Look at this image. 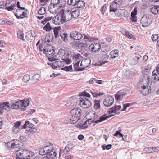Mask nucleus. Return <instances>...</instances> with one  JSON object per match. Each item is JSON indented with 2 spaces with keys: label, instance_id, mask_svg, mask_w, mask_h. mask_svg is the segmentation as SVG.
Instances as JSON below:
<instances>
[{
  "label": "nucleus",
  "instance_id": "nucleus-53",
  "mask_svg": "<svg viewBox=\"0 0 159 159\" xmlns=\"http://www.w3.org/2000/svg\"><path fill=\"white\" fill-rule=\"evenodd\" d=\"M12 142L13 141H11L10 142H8L6 144L7 146L9 149H10L11 148H14L13 147L14 145Z\"/></svg>",
  "mask_w": 159,
  "mask_h": 159
},
{
  "label": "nucleus",
  "instance_id": "nucleus-41",
  "mask_svg": "<svg viewBox=\"0 0 159 159\" xmlns=\"http://www.w3.org/2000/svg\"><path fill=\"white\" fill-rule=\"evenodd\" d=\"M12 141H13V143L14 145L13 147L14 148H18L19 147V141L17 139L13 140Z\"/></svg>",
  "mask_w": 159,
  "mask_h": 159
},
{
  "label": "nucleus",
  "instance_id": "nucleus-32",
  "mask_svg": "<svg viewBox=\"0 0 159 159\" xmlns=\"http://www.w3.org/2000/svg\"><path fill=\"white\" fill-rule=\"evenodd\" d=\"M79 64L74 63V69L75 71H82L84 70V68H80L79 67Z\"/></svg>",
  "mask_w": 159,
  "mask_h": 159
},
{
  "label": "nucleus",
  "instance_id": "nucleus-11",
  "mask_svg": "<svg viewBox=\"0 0 159 159\" xmlns=\"http://www.w3.org/2000/svg\"><path fill=\"white\" fill-rule=\"evenodd\" d=\"M114 102V98L111 96H108L104 99L103 102L104 105L106 107L111 106Z\"/></svg>",
  "mask_w": 159,
  "mask_h": 159
},
{
  "label": "nucleus",
  "instance_id": "nucleus-48",
  "mask_svg": "<svg viewBox=\"0 0 159 159\" xmlns=\"http://www.w3.org/2000/svg\"><path fill=\"white\" fill-rule=\"evenodd\" d=\"M111 147L112 145L111 144H108L107 145H102V147L103 150H105L106 149L108 150L110 149L111 148Z\"/></svg>",
  "mask_w": 159,
  "mask_h": 159
},
{
  "label": "nucleus",
  "instance_id": "nucleus-55",
  "mask_svg": "<svg viewBox=\"0 0 159 159\" xmlns=\"http://www.w3.org/2000/svg\"><path fill=\"white\" fill-rule=\"evenodd\" d=\"M15 5H13V6L11 5H9L8 6H7L5 7V9L8 11H11L13 10L14 9V7L16 6Z\"/></svg>",
  "mask_w": 159,
  "mask_h": 159
},
{
  "label": "nucleus",
  "instance_id": "nucleus-21",
  "mask_svg": "<svg viewBox=\"0 0 159 159\" xmlns=\"http://www.w3.org/2000/svg\"><path fill=\"white\" fill-rule=\"evenodd\" d=\"M70 12L72 17L74 18H76L80 15V11L79 9L75 8L72 9Z\"/></svg>",
  "mask_w": 159,
  "mask_h": 159
},
{
  "label": "nucleus",
  "instance_id": "nucleus-7",
  "mask_svg": "<svg viewBox=\"0 0 159 159\" xmlns=\"http://www.w3.org/2000/svg\"><path fill=\"white\" fill-rule=\"evenodd\" d=\"M79 103L80 106L84 108H88L91 105V102L87 98H80L79 99Z\"/></svg>",
  "mask_w": 159,
  "mask_h": 159
},
{
  "label": "nucleus",
  "instance_id": "nucleus-58",
  "mask_svg": "<svg viewBox=\"0 0 159 159\" xmlns=\"http://www.w3.org/2000/svg\"><path fill=\"white\" fill-rule=\"evenodd\" d=\"M55 19H56L57 21L59 23L60 22H61V18H60V16L59 15V13L54 17V19L55 20Z\"/></svg>",
  "mask_w": 159,
  "mask_h": 159
},
{
  "label": "nucleus",
  "instance_id": "nucleus-33",
  "mask_svg": "<svg viewBox=\"0 0 159 159\" xmlns=\"http://www.w3.org/2000/svg\"><path fill=\"white\" fill-rule=\"evenodd\" d=\"M20 2H18L17 3V6L19 9L16 10L15 16L18 19L20 18V5L19 4Z\"/></svg>",
  "mask_w": 159,
  "mask_h": 159
},
{
  "label": "nucleus",
  "instance_id": "nucleus-3",
  "mask_svg": "<svg viewBox=\"0 0 159 159\" xmlns=\"http://www.w3.org/2000/svg\"><path fill=\"white\" fill-rule=\"evenodd\" d=\"M61 59L66 64H69L71 62V60L70 58V52L62 48L59 49L58 52Z\"/></svg>",
  "mask_w": 159,
  "mask_h": 159
},
{
  "label": "nucleus",
  "instance_id": "nucleus-17",
  "mask_svg": "<svg viewBox=\"0 0 159 159\" xmlns=\"http://www.w3.org/2000/svg\"><path fill=\"white\" fill-rule=\"evenodd\" d=\"M121 107L120 106L115 105L114 107L110 108L108 112L110 115L114 114H115V115L117 111L120 110L121 109Z\"/></svg>",
  "mask_w": 159,
  "mask_h": 159
},
{
  "label": "nucleus",
  "instance_id": "nucleus-19",
  "mask_svg": "<svg viewBox=\"0 0 159 159\" xmlns=\"http://www.w3.org/2000/svg\"><path fill=\"white\" fill-rule=\"evenodd\" d=\"M0 107L3 111L5 110L7 111H9L10 109V103L8 102L0 103Z\"/></svg>",
  "mask_w": 159,
  "mask_h": 159
},
{
  "label": "nucleus",
  "instance_id": "nucleus-39",
  "mask_svg": "<svg viewBox=\"0 0 159 159\" xmlns=\"http://www.w3.org/2000/svg\"><path fill=\"white\" fill-rule=\"evenodd\" d=\"M121 130H120L116 132L113 134L114 136L117 137L118 138H122V140H124V138L123 137V135L121 134L120 131Z\"/></svg>",
  "mask_w": 159,
  "mask_h": 159
},
{
  "label": "nucleus",
  "instance_id": "nucleus-54",
  "mask_svg": "<svg viewBox=\"0 0 159 159\" xmlns=\"http://www.w3.org/2000/svg\"><path fill=\"white\" fill-rule=\"evenodd\" d=\"M158 74L159 76V66H158L155 70H154L152 72V75H154Z\"/></svg>",
  "mask_w": 159,
  "mask_h": 159
},
{
  "label": "nucleus",
  "instance_id": "nucleus-50",
  "mask_svg": "<svg viewBox=\"0 0 159 159\" xmlns=\"http://www.w3.org/2000/svg\"><path fill=\"white\" fill-rule=\"evenodd\" d=\"M134 103H126L123 105V109L121 110V111H125L126 110V109L127 107H129L133 105V104Z\"/></svg>",
  "mask_w": 159,
  "mask_h": 159
},
{
  "label": "nucleus",
  "instance_id": "nucleus-36",
  "mask_svg": "<svg viewBox=\"0 0 159 159\" xmlns=\"http://www.w3.org/2000/svg\"><path fill=\"white\" fill-rule=\"evenodd\" d=\"M61 29L60 26H58L57 27L54 28L53 31L54 34V37L56 38L59 36V31Z\"/></svg>",
  "mask_w": 159,
  "mask_h": 159
},
{
  "label": "nucleus",
  "instance_id": "nucleus-4",
  "mask_svg": "<svg viewBox=\"0 0 159 159\" xmlns=\"http://www.w3.org/2000/svg\"><path fill=\"white\" fill-rule=\"evenodd\" d=\"M59 15L61 18V23H63L67 21H69L72 19V16L69 10L68 11H61L59 13Z\"/></svg>",
  "mask_w": 159,
  "mask_h": 159
},
{
  "label": "nucleus",
  "instance_id": "nucleus-26",
  "mask_svg": "<svg viewBox=\"0 0 159 159\" xmlns=\"http://www.w3.org/2000/svg\"><path fill=\"white\" fill-rule=\"evenodd\" d=\"M119 6L114 2L110 5V12H115L117 10V7Z\"/></svg>",
  "mask_w": 159,
  "mask_h": 159
},
{
  "label": "nucleus",
  "instance_id": "nucleus-37",
  "mask_svg": "<svg viewBox=\"0 0 159 159\" xmlns=\"http://www.w3.org/2000/svg\"><path fill=\"white\" fill-rule=\"evenodd\" d=\"M101 52L102 53H105L109 51L110 49V47L107 46H104L101 48Z\"/></svg>",
  "mask_w": 159,
  "mask_h": 159
},
{
  "label": "nucleus",
  "instance_id": "nucleus-60",
  "mask_svg": "<svg viewBox=\"0 0 159 159\" xmlns=\"http://www.w3.org/2000/svg\"><path fill=\"white\" fill-rule=\"evenodd\" d=\"M158 38V35L157 34H153L152 36V39L153 41L157 40Z\"/></svg>",
  "mask_w": 159,
  "mask_h": 159
},
{
  "label": "nucleus",
  "instance_id": "nucleus-59",
  "mask_svg": "<svg viewBox=\"0 0 159 159\" xmlns=\"http://www.w3.org/2000/svg\"><path fill=\"white\" fill-rule=\"evenodd\" d=\"M107 7V5L105 4H104L101 8L100 11L102 12V14H104L105 11V8H106Z\"/></svg>",
  "mask_w": 159,
  "mask_h": 159
},
{
  "label": "nucleus",
  "instance_id": "nucleus-56",
  "mask_svg": "<svg viewBox=\"0 0 159 159\" xmlns=\"http://www.w3.org/2000/svg\"><path fill=\"white\" fill-rule=\"evenodd\" d=\"M150 69L148 68H145L142 71V73L143 74L146 75L148 73L150 72Z\"/></svg>",
  "mask_w": 159,
  "mask_h": 159
},
{
  "label": "nucleus",
  "instance_id": "nucleus-57",
  "mask_svg": "<svg viewBox=\"0 0 159 159\" xmlns=\"http://www.w3.org/2000/svg\"><path fill=\"white\" fill-rule=\"evenodd\" d=\"M49 35H47L46 36L45 38L44 39V41L45 42H50V41H51V40L50 39H49Z\"/></svg>",
  "mask_w": 159,
  "mask_h": 159
},
{
  "label": "nucleus",
  "instance_id": "nucleus-28",
  "mask_svg": "<svg viewBox=\"0 0 159 159\" xmlns=\"http://www.w3.org/2000/svg\"><path fill=\"white\" fill-rule=\"evenodd\" d=\"M151 12L154 15L159 13V6H155L153 7L150 9Z\"/></svg>",
  "mask_w": 159,
  "mask_h": 159
},
{
  "label": "nucleus",
  "instance_id": "nucleus-31",
  "mask_svg": "<svg viewBox=\"0 0 159 159\" xmlns=\"http://www.w3.org/2000/svg\"><path fill=\"white\" fill-rule=\"evenodd\" d=\"M20 101H18L16 102H13V101L11 103V105L12 109H17L19 107V102Z\"/></svg>",
  "mask_w": 159,
  "mask_h": 159
},
{
  "label": "nucleus",
  "instance_id": "nucleus-43",
  "mask_svg": "<svg viewBox=\"0 0 159 159\" xmlns=\"http://www.w3.org/2000/svg\"><path fill=\"white\" fill-rule=\"evenodd\" d=\"M77 1V0H68L67 3L70 5H72L75 7Z\"/></svg>",
  "mask_w": 159,
  "mask_h": 159
},
{
  "label": "nucleus",
  "instance_id": "nucleus-34",
  "mask_svg": "<svg viewBox=\"0 0 159 159\" xmlns=\"http://www.w3.org/2000/svg\"><path fill=\"white\" fill-rule=\"evenodd\" d=\"M94 108L96 110L100 109V101L99 100H95L94 101Z\"/></svg>",
  "mask_w": 159,
  "mask_h": 159
},
{
  "label": "nucleus",
  "instance_id": "nucleus-24",
  "mask_svg": "<svg viewBox=\"0 0 159 159\" xmlns=\"http://www.w3.org/2000/svg\"><path fill=\"white\" fill-rule=\"evenodd\" d=\"M60 35L64 42L67 43L68 42V34L66 32H61L60 34Z\"/></svg>",
  "mask_w": 159,
  "mask_h": 159
},
{
  "label": "nucleus",
  "instance_id": "nucleus-29",
  "mask_svg": "<svg viewBox=\"0 0 159 159\" xmlns=\"http://www.w3.org/2000/svg\"><path fill=\"white\" fill-rule=\"evenodd\" d=\"M93 95V97H97L98 96L102 95L104 94L103 92H95L94 90L92 89L89 92Z\"/></svg>",
  "mask_w": 159,
  "mask_h": 159
},
{
  "label": "nucleus",
  "instance_id": "nucleus-44",
  "mask_svg": "<svg viewBox=\"0 0 159 159\" xmlns=\"http://www.w3.org/2000/svg\"><path fill=\"white\" fill-rule=\"evenodd\" d=\"M30 78V76L29 75H25L24 76L22 79V81L24 83H26L29 80Z\"/></svg>",
  "mask_w": 159,
  "mask_h": 159
},
{
  "label": "nucleus",
  "instance_id": "nucleus-45",
  "mask_svg": "<svg viewBox=\"0 0 159 159\" xmlns=\"http://www.w3.org/2000/svg\"><path fill=\"white\" fill-rule=\"evenodd\" d=\"M46 12V8L43 7H41L38 11V13L40 15H44Z\"/></svg>",
  "mask_w": 159,
  "mask_h": 159
},
{
  "label": "nucleus",
  "instance_id": "nucleus-25",
  "mask_svg": "<svg viewBox=\"0 0 159 159\" xmlns=\"http://www.w3.org/2000/svg\"><path fill=\"white\" fill-rule=\"evenodd\" d=\"M111 57L112 59H115L118 57L119 55V51L117 49L114 50L111 52L110 53Z\"/></svg>",
  "mask_w": 159,
  "mask_h": 159
},
{
  "label": "nucleus",
  "instance_id": "nucleus-46",
  "mask_svg": "<svg viewBox=\"0 0 159 159\" xmlns=\"http://www.w3.org/2000/svg\"><path fill=\"white\" fill-rule=\"evenodd\" d=\"M28 11H20V18H27V13Z\"/></svg>",
  "mask_w": 159,
  "mask_h": 159
},
{
  "label": "nucleus",
  "instance_id": "nucleus-42",
  "mask_svg": "<svg viewBox=\"0 0 159 159\" xmlns=\"http://www.w3.org/2000/svg\"><path fill=\"white\" fill-rule=\"evenodd\" d=\"M93 112V111H90L89 113V114H87V116H88L89 115H90V114H92L93 117V123H95V121H96L98 119V116L97 115H95Z\"/></svg>",
  "mask_w": 159,
  "mask_h": 159
},
{
  "label": "nucleus",
  "instance_id": "nucleus-16",
  "mask_svg": "<svg viewBox=\"0 0 159 159\" xmlns=\"http://www.w3.org/2000/svg\"><path fill=\"white\" fill-rule=\"evenodd\" d=\"M73 60H74V63H77V64H80L81 61H82L83 58L82 56L80 54L78 53L74 55L72 57Z\"/></svg>",
  "mask_w": 159,
  "mask_h": 159
},
{
  "label": "nucleus",
  "instance_id": "nucleus-5",
  "mask_svg": "<svg viewBox=\"0 0 159 159\" xmlns=\"http://www.w3.org/2000/svg\"><path fill=\"white\" fill-rule=\"evenodd\" d=\"M40 2L42 3V5H45L46 2H49L50 0H39ZM51 0V7L52 6L54 8L56 7L59 8H61L62 5L61 4L62 3V0Z\"/></svg>",
  "mask_w": 159,
  "mask_h": 159
},
{
  "label": "nucleus",
  "instance_id": "nucleus-18",
  "mask_svg": "<svg viewBox=\"0 0 159 159\" xmlns=\"http://www.w3.org/2000/svg\"><path fill=\"white\" fill-rule=\"evenodd\" d=\"M91 63V60L89 59H85L81 61L80 66L83 67L82 68H85L89 66Z\"/></svg>",
  "mask_w": 159,
  "mask_h": 159
},
{
  "label": "nucleus",
  "instance_id": "nucleus-63",
  "mask_svg": "<svg viewBox=\"0 0 159 159\" xmlns=\"http://www.w3.org/2000/svg\"><path fill=\"white\" fill-rule=\"evenodd\" d=\"M115 99L117 100H121L122 99V97L118 93L115 95Z\"/></svg>",
  "mask_w": 159,
  "mask_h": 159
},
{
  "label": "nucleus",
  "instance_id": "nucleus-13",
  "mask_svg": "<svg viewBox=\"0 0 159 159\" xmlns=\"http://www.w3.org/2000/svg\"><path fill=\"white\" fill-rule=\"evenodd\" d=\"M73 147L74 146L73 144L72 143H69L65 147L64 150L60 149L59 153V158H60L61 157L62 153L63 152L64 153H67V152L70 151V150L73 148Z\"/></svg>",
  "mask_w": 159,
  "mask_h": 159
},
{
  "label": "nucleus",
  "instance_id": "nucleus-22",
  "mask_svg": "<svg viewBox=\"0 0 159 159\" xmlns=\"http://www.w3.org/2000/svg\"><path fill=\"white\" fill-rule=\"evenodd\" d=\"M20 126V121H18L14 123V126L12 129V130L15 134H17L19 131V126Z\"/></svg>",
  "mask_w": 159,
  "mask_h": 159
},
{
  "label": "nucleus",
  "instance_id": "nucleus-23",
  "mask_svg": "<svg viewBox=\"0 0 159 159\" xmlns=\"http://www.w3.org/2000/svg\"><path fill=\"white\" fill-rule=\"evenodd\" d=\"M76 126L80 129H85L87 127V122H84L83 120L81 121L77 124Z\"/></svg>",
  "mask_w": 159,
  "mask_h": 159
},
{
  "label": "nucleus",
  "instance_id": "nucleus-61",
  "mask_svg": "<svg viewBox=\"0 0 159 159\" xmlns=\"http://www.w3.org/2000/svg\"><path fill=\"white\" fill-rule=\"evenodd\" d=\"M137 13V10L136 8H135L133 11H132L131 13V17L136 16Z\"/></svg>",
  "mask_w": 159,
  "mask_h": 159
},
{
  "label": "nucleus",
  "instance_id": "nucleus-62",
  "mask_svg": "<svg viewBox=\"0 0 159 159\" xmlns=\"http://www.w3.org/2000/svg\"><path fill=\"white\" fill-rule=\"evenodd\" d=\"M64 158L65 159H73V157L69 153L65 156Z\"/></svg>",
  "mask_w": 159,
  "mask_h": 159
},
{
  "label": "nucleus",
  "instance_id": "nucleus-10",
  "mask_svg": "<svg viewBox=\"0 0 159 159\" xmlns=\"http://www.w3.org/2000/svg\"><path fill=\"white\" fill-rule=\"evenodd\" d=\"M101 48V45L99 43H96L91 44L89 47V49L93 52L97 53Z\"/></svg>",
  "mask_w": 159,
  "mask_h": 159
},
{
  "label": "nucleus",
  "instance_id": "nucleus-38",
  "mask_svg": "<svg viewBox=\"0 0 159 159\" xmlns=\"http://www.w3.org/2000/svg\"><path fill=\"white\" fill-rule=\"evenodd\" d=\"M16 2V1L14 0H7L5 3V6L7 5L14 6L15 5Z\"/></svg>",
  "mask_w": 159,
  "mask_h": 159
},
{
  "label": "nucleus",
  "instance_id": "nucleus-35",
  "mask_svg": "<svg viewBox=\"0 0 159 159\" xmlns=\"http://www.w3.org/2000/svg\"><path fill=\"white\" fill-rule=\"evenodd\" d=\"M21 40L22 41H20V42L23 43V45L25 46L27 43V41L24 38L23 32L20 31V40Z\"/></svg>",
  "mask_w": 159,
  "mask_h": 159
},
{
  "label": "nucleus",
  "instance_id": "nucleus-6",
  "mask_svg": "<svg viewBox=\"0 0 159 159\" xmlns=\"http://www.w3.org/2000/svg\"><path fill=\"white\" fill-rule=\"evenodd\" d=\"M34 155V152L29 151L24 147L23 148H20V159H30Z\"/></svg>",
  "mask_w": 159,
  "mask_h": 159
},
{
  "label": "nucleus",
  "instance_id": "nucleus-51",
  "mask_svg": "<svg viewBox=\"0 0 159 159\" xmlns=\"http://www.w3.org/2000/svg\"><path fill=\"white\" fill-rule=\"evenodd\" d=\"M39 79V75L38 74H34L32 77L33 80L35 81H37Z\"/></svg>",
  "mask_w": 159,
  "mask_h": 159
},
{
  "label": "nucleus",
  "instance_id": "nucleus-64",
  "mask_svg": "<svg viewBox=\"0 0 159 159\" xmlns=\"http://www.w3.org/2000/svg\"><path fill=\"white\" fill-rule=\"evenodd\" d=\"M93 120H92V118H91L88 119L87 121H85V122H87V126L92 123H93Z\"/></svg>",
  "mask_w": 159,
  "mask_h": 159
},
{
  "label": "nucleus",
  "instance_id": "nucleus-15",
  "mask_svg": "<svg viewBox=\"0 0 159 159\" xmlns=\"http://www.w3.org/2000/svg\"><path fill=\"white\" fill-rule=\"evenodd\" d=\"M115 115V114H111L110 115L107 116L106 115H103L100 116L98 120H97L96 121H95V123L97 124L99 122H102L106 120L109 118L111 116H114Z\"/></svg>",
  "mask_w": 159,
  "mask_h": 159
},
{
  "label": "nucleus",
  "instance_id": "nucleus-1",
  "mask_svg": "<svg viewBox=\"0 0 159 159\" xmlns=\"http://www.w3.org/2000/svg\"><path fill=\"white\" fill-rule=\"evenodd\" d=\"M39 153L41 155H47L43 159H56L57 158V154L52 145L40 147L39 149Z\"/></svg>",
  "mask_w": 159,
  "mask_h": 159
},
{
  "label": "nucleus",
  "instance_id": "nucleus-52",
  "mask_svg": "<svg viewBox=\"0 0 159 159\" xmlns=\"http://www.w3.org/2000/svg\"><path fill=\"white\" fill-rule=\"evenodd\" d=\"M144 150L145 151L148 153L153 152L152 148L151 147L146 148H144Z\"/></svg>",
  "mask_w": 159,
  "mask_h": 159
},
{
  "label": "nucleus",
  "instance_id": "nucleus-8",
  "mask_svg": "<svg viewBox=\"0 0 159 159\" xmlns=\"http://www.w3.org/2000/svg\"><path fill=\"white\" fill-rule=\"evenodd\" d=\"M22 129H26V131L31 133H35L37 131V129L35 128L34 125L29 121L25 122Z\"/></svg>",
  "mask_w": 159,
  "mask_h": 159
},
{
  "label": "nucleus",
  "instance_id": "nucleus-14",
  "mask_svg": "<svg viewBox=\"0 0 159 159\" xmlns=\"http://www.w3.org/2000/svg\"><path fill=\"white\" fill-rule=\"evenodd\" d=\"M29 103V99H25L20 100V110H25L26 107L28 106Z\"/></svg>",
  "mask_w": 159,
  "mask_h": 159
},
{
  "label": "nucleus",
  "instance_id": "nucleus-40",
  "mask_svg": "<svg viewBox=\"0 0 159 159\" xmlns=\"http://www.w3.org/2000/svg\"><path fill=\"white\" fill-rule=\"evenodd\" d=\"M43 29L47 32H49L52 30V27L50 26V23H47L43 28Z\"/></svg>",
  "mask_w": 159,
  "mask_h": 159
},
{
  "label": "nucleus",
  "instance_id": "nucleus-20",
  "mask_svg": "<svg viewBox=\"0 0 159 159\" xmlns=\"http://www.w3.org/2000/svg\"><path fill=\"white\" fill-rule=\"evenodd\" d=\"M101 54L102 55L101 57V60L100 62L101 65H102L105 63L108 62V61H107V60L109 56L108 54L107 53L104 54L103 53L101 52Z\"/></svg>",
  "mask_w": 159,
  "mask_h": 159
},
{
  "label": "nucleus",
  "instance_id": "nucleus-49",
  "mask_svg": "<svg viewBox=\"0 0 159 159\" xmlns=\"http://www.w3.org/2000/svg\"><path fill=\"white\" fill-rule=\"evenodd\" d=\"M81 98H83L84 96L85 98H86V97H87L88 98H90V94L87 92L86 91H84L81 93Z\"/></svg>",
  "mask_w": 159,
  "mask_h": 159
},
{
  "label": "nucleus",
  "instance_id": "nucleus-2",
  "mask_svg": "<svg viewBox=\"0 0 159 159\" xmlns=\"http://www.w3.org/2000/svg\"><path fill=\"white\" fill-rule=\"evenodd\" d=\"M82 111L79 108L76 107L71 110L68 119L69 122L72 124L76 123L80 119Z\"/></svg>",
  "mask_w": 159,
  "mask_h": 159
},
{
  "label": "nucleus",
  "instance_id": "nucleus-30",
  "mask_svg": "<svg viewBox=\"0 0 159 159\" xmlns=\"http://www.w3.org/2000/svg\"><path fill=\"white\" fill-rule=\"evenodd\" d=\"M61 57L59 55L58 53L56 55H54L53 57H49L48 58V60L50 61H53L55 60H59L60 59H61Z\"/></svg>",
  "mask_w": 159,
  "mask_h": 159
},
{
  "label": "nucleus",
  "instance_id": "nucleus-47",
  "mask_svg": "<svg viewBox=\"0 0 159 159\" xmlns=\"http://www.w3.org/2000/svg\"><path fill=\"white\" fill-rule=\"evenodd\" d=\"M63 70L66 71H71L72 69V65H70L68 66H66L61 69Z\"/></svg>",
  "mask_w": 159,
  "mask_h": 159
},
{
  "label": "nucleus",
  "instance_id": "nucleus-9",
  "mask_svg": "<svg viewBox=\"0 0 159 159\" xmlns=\"http://www.w3.org/2000/svg\"><path fill=\"white\" fill-rule=\"evenodd\" d=\"M150 22L149 16L147 15H144L140 20V22L142 24V26L143 27L148 26L150 24Z\"/></svg>",
  "mask_w": 159,
  "mask_h": 159
},
{
  "label": "nucleus",
  "instance_id": "nucleus-27",
  "mask_svg": "<svg viewBox=\"0 0 159 159\" xmlns=\"http://www.w3.org/2000/svg\"><path fill=\"white\" fill-rule=\"evenodd\" d=\"M76 6L75 7V8H81L84 7L85 6V3L84 1L77 0Z\"/></svg>",
  "mask_w": 159,
  "mask_h": 159
},
{
  "label": "nucleus",
  "instance_id": "nucleus-12",
  "mask_svg": "<svg viewBox=\"0 0 159 159\" xmlns=\"http://www.w3.org/2000/svg\"><path fill=\"white\" fill-rule=\"evenodd\" d=\"M70 37L74 39L79 40L82 38L83 35L80 32L76 31H74L71 32Z\"/></svg>",
  "mask_w": 159,
  "mask_h": 159
}]
</instances>
